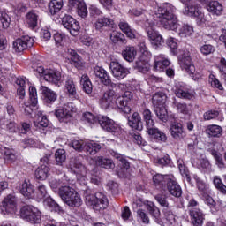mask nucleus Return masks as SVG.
Returning a JSON list of instances; mask_svg holds the SVG:
<instances>
[{"instance_id": "nucleus-1", "label": "nucleus", "mask_w": 226, "mask_h": 226, "mask_svg": "<svg viewBox=\"0 0 226 226\" xmlns=\"http://www.w3.org/2000/svg\"><path fill=\"white\" fill-rule=\"evenodd\" d=\"M161 15V24L164 29L168 31H177L179 27V20L176 15V7L170 4H163L158 8Z\"/></svg>"}, {"instance_id": "nucleus-2", "label": "nucleus", "mask_w": 226, "mask_h": 226, "mask_svg": "<svg viewBox=\"0 0 226 226\" xmlns=\"http://www.w3.org/2000/svg\"><path fill=\"white\" fill-rule=\"evenodd\" d=\"M58 195L63 202L70 207H80L82 206V198L80 194L72 187L64 185L58 189Z\"/></svg>"}, {"instance_id": "nucleus-3", "label": "nucleus", "mask_w": 226, "mask_h": 226, "mask_svg": "<svg viewBox=\"0 0 226 226\" xmlns=\"http://www.w3.org/2000/svg\"><path fill=\"white\" fill-rule=\"evenodd\" d=\"M85 202L87 206L93 208L94 211H103L109 207V200L107 196L102 192L91 194L89 191L85 193Z\"/></svg>"}, {"instance_id": "nucleus-4", "label": "nucleus", "mask_w": 226, "mask_h": 226, "mask_svg": "<svg viewBox=\"0 0 226 226\" xmlns=\"http://www.w3.org/2000/svg\"><path fill=\"white\" fill-rule=\"evenodd\" d=\"M20 216L29 223H41V212L35 207L26 205L20 209Z\"/></svg>"}, {"instance_id": "nucleus-5", "label": "nucleus", "mask_w": 226, "mask_h": 226, "mask_svg": "<svg viewBox=\"0 0 226 226\" xmlns=\"http://www.w3.org/2000/svg\"><path fill=\"white\" fill-rule=\"evenodd\" d=\"M77 113V106L73 102H68L55 110V116L60 123H68V120L73 117V114Z\"/></svg>"}, {"instance_id": "nucleus-6", "label": "nucleus", "mask_w": 226, "mask_h": 226, "mask_svg": "<svg viewBox=\"0 0 226 226\" xmlns=\"http://www.w3.org/2000/svg\"><path fill=\"white\" fill-rule=\"evenodd\" d=\"M99 124L102 130L109 132L115 135V137H119L124 132L121 126H119L114 120L109 118V117H102L99 118Z\"/></svg>"}, {"instance_id": "nucleus-7", "label": "nucleus", "mask_w": 226, "mask_h": 226, "mask_svg": "<svg viewBox=\"0 0 226 226\" xmlns=\"http://www.w3.org/2000/svg\"><path fill=\"white\" fill-rule=\"evenodd\" d=\"M0 211L3 215H12L17 211V199L15 196L7 195L0 204Z\"/></svg>"}, {"instance_id": "nucleus-8", "label": "nucleus", "mask_w": 226, "mask_h": 226, "mask_svg": "<svg viewBox=\"0 0 226 226\" xmlns=\"http://www.w3.org/2000/svg\"><path fill=\"white\" fill-rule=\"evenodd\" d=\"M132 98H133V93L125 91L122 96L117 97L115 101L117 109L124 114H130L132 108L128 106V103L132 102Z\"/></svg>"}, {"instance_id": "nucleus-9", "label": "nucleus", "mask_w": 226, "mask_h": 226, "mask_svg": "<svg viewBox=\"0 0 226 226\" xmlns=\"http://www.w3.org/2000/svg\"><path fill=\"white\" fill-rule=\"evenodd\" d=\"M62 24L64 27L69 31L72 36H79V33L80 32V24L77 19H73V17L65 15L62 19Z\"/></svg>"}, {"instance_id": "nucleus-10", "label": "nucleus", "mask_w": 226, "mask_h": 226, "mask_svg": "<svg viewBox=\"0 0 226 226\" xmlns=\"http://www.w3.org/2000/svg\"><path fill=\"white\" fill-rule=\"evenodd\" d=\"M34 45V39L29 37V35H25L21 38L16 39L12 43V49L15 52L20 53L24 52L26 49H31Z\"/></svg>"}, {"instance_id": "nucleus-11", "label": "nucleus", "mask_w": 226, "mask_h": 226, "mask_svg": "<svg viewBox=\"0 0 226 226\" xmlns=\"http://www.w3.org/2000/svg\"><path fill=\"white\" fill-rule=\"evenodd\" d=\"M178 64L180 68L188 73V75H194L195 74V65L193 62H192V56L190 52H185L182 56L178 57Z\"/></svg>"}, {"instance_id": "nucleus-12", "label": "nucleus", "mask_w": 226, "mask_h": 226, "mask_svg": "<svg viewBox=\"0 0 226 226\" xmlns=\"http://www.w3.org/2000/svg\"><path fill=\"white\" fill-rule=\"evenodd\" d=\"M146 31L150 42L154 47H160V45L164 43L163 37H162L160 33L156 31V29L154 28V25L149 24V26H147Z\"/></svg>"}, {"instance_id": "nucleus-13", "label": "nucleus", "mask_w": 226, "mask_h": 226, "mask_svg": "<svg viewBox=\"0 0 226 226\" xmlns=\"http://www.w3.org/2000/svg\"><path fill=\"white\" fill-rule=\"evenodd\" d=\"M109 69L111 70L113 77L118 79V80L124 79V77L130 73V70H128V68H125L116 61L109 64Z\"/></svg>"}, {"instance_id": "nucleus-14", "label": "nucleus", "mask_w": 226, "mask_h": 226, "mask_svg": "<svg viewBox=\"0 0 226 226\" xmlns=\"http://www.w3.org/2000/svg\"><path fill=\"white\" fill-rule=\"evenodd\" d=\"M172 91L177 98H181L182 100H192L195 97V94L185 88L181 83H177L173 87Z\"/></svg>"}, {"instance_id": "nucleus-15", "label": "nucleus", "mask_w": 226, "mask_h": 226, "mask_svg": "<svg viewBox=\"0 0 226 226\" xmlns=\"http://www.w3.org/2000/svg\"><path fill=\"white\" fill-rule=\"evenodd\" d=\"M94 27L96 31L102 33L105 28L114 29L116 27V22L114 19L107 17L98 18L94 23Z\"/></svg>"}, {"instance_id": "nucleus-16", "label": "nucleus", "mask_w": 226, "mask_h": 226, "mask_svg": "<svg viewBox=\"0 0 226 226\" xmlns=\"http://www.w3.org/2000/svg\"><path fill=\"white\" fill-rule=\"evenodd\" d=\"M69 168L71 169L72 172L77 174L78 176H82L83 180L86 179V174L87 173L86 170V166H84L80 160L77 157H72L70 160Z\"/></svg>"}, {"instance_id": "nucleus-17", "label": "nucleus", "mask_w": 226, "mask_h": 226, "mask_svg": "<svg viewBox=\"0 0 226 226\" xmlns=\"http://www.w3.org/2000/svg\"><path fill=\"white\" fill-rule=\"evenodd\" d=\"M95 76H97L102 84L104 86H110V87H117V84L112 83V79H110V76L109 72L103 67L96 66L94 69Z\"/></svg>"}, {"instance_id": "nucleus-18", "label": "nucleus", "mask_w": 226, "mask_h": 226, "mask_svg": "<svg viewBox=\"0 0 226 226\" xmlns=\"http://www.w3.org/2000/svg\"><path fill=\"white\" fill-rule=\"evenodd\" d=\"M189 215L191 218V222L193 226H202L204 225V220L206 215H204V212L200 210V208H191L189 210Z\"/></svg>"}, {"instance_id": "nucleus-19", "label": "nucleus", "mask_w": 226, "mask_h": 226, "mask_svg": "<svg viewBox=\"0 0 226 226\" xmlns=\"http://www.w3.org/2000/svg\"><path fill=\"white\" fill-rule=\"evenodd\" d=\"M44 80L51 82V84H55L56 86H59L61 82H63V76H61V72L59 71L47 69L44 75Z\"/></svg>"}, {"instance_id": "nucleus-20", "label": "nucleus", "mask_w": 226, "mask_h": 226, "mask_svg": "<svg viewBox=\"0 0 226 226\" xmlns=\"http://www.w3.org/2000/svg\"><path fill=\"white\" fill-rule=\"evenodd\" d=\"M69 5L72 8H76L78 15L82 19L87 17V6H86L84 0H69Z\"/></svg>"}, {"instance_id": "nucleus-21", "label": "nucleus", "mask_w": 226, "mask_h": 226, "mask_svg": "<svg viewBox=\"0 0 226 226\" xmlns=\"http://www.w3.org/2000/svg\"><path fill=\"white\" fill-rule=\"evenodd\" d=\"M114 100H116V91L109 89L100 99V105L102 109H109L114 103Z\"/></svg>"}, {"instance_id": "nucleus-22", "label": "nucleus", "mask_w": 226, "mask_h": 226, "mask_svg": "<svg viewBox=\"0 0 226 226\" xmlns=\"http://www.w3.org/2000/svg\"><path fill=\"white\" fill-rule=\"evenodd\" d=\"M142 116L147 133H153V131L156 130V127H154V119H153V113L149 109H145L142 112Z\"/></svg>"}, {"instance_id": "nucleus-23", "label": "nucleus", "mask_w": 226, "mask_h": 226, "mask_svg": "<svg viewBox=\"0 0 226 226\" xmlns=\"http://www.w3.org/2000/svg\"><path fill=\"white\" fill-rule=\"evenodd\" d=\"M118 27L120 31H122V33L127 36V38H130V40H135V38H137L135 30L132 29V26L130 24H128V22H126V20L120 19Z\"/></svg>"}, {"instance_id": "nucleus-24", "label": "nucleus", "mask_w": 226, "mask_h": 226, "mask_svg": "<svg viewBox=\"0 0 226 226\" xmlns=\"http://www.w3.org/2000/svg\"><path fill=\"white\" fill-rule=\"evenodd\" d=\"M166 185L168 192L170 193V195H173V197H181V195H183L181 186L177 184V182H176V180H174L173 176H171L170 179Z\"/></svg>"}, {"instance_id": "nucleus-25", "label": "nucleus", "mask_w": 226, "mask_h": 226, "mask_svg": "<svg viewBox=\"0 0 226 226\" xmlns=\"http://www.w3.org/2000/svg\"><path fill=\"white\" fill-rule=\"evenodd\" d=\"M128 124L132 130H138V132H141L144 128V125H142V117L139 112H134L132 117H129Z\"/></svg>"}, {"instance_id": "nucleus-26", "label": "nucleus", "mask_w": 226, "mask_h": 226, "mask_svg": "<svg viewBox=\"0 0 226 226\" xmlns=\"http://www.w3.org/2000/svg\"><path fill=\"white\" fill-rule=\"evenodd\" d=\"M170 133L175 140H181L186 137V132L183 130V125L179 123H174L170 127Z\"/></svg>"}, {"instance_id": "nucleus-27", "label": "nucleus", "mask_w": 226, "mask_h": 226, "mask_svg": "<svg viewBox=\"0 0 226 226\" xmlns=\"http://www.w3.org/2000/svg\"><path fill=\"white\" fill-rule=\"evenodd\" d=\"M207 11L215 17H220L223 13V5L218 1H211L207 5Z\"/></svg>"}, {"instance_id": "nucleus-28", "label": "nucleus", "mask_w": 226, "mask_h": 226, "mask_svg": "<svg viewBox=\"0 0 226 226\" xmlns=\"http://www.w3.org/2000/svg\"><path fill=\"white\" fill-rule=\"evenodd\" d=\"M170 65V61L167 59L165 55H159L155 56V62L154 64V70L157 72H163L167 66Z\"/></svg>"}, {"instance_id": "nucleus-29", "label": "nucleus", "mask_w": 226, "mask_h": 226, "mask_svg": "<svg viewBox=\"0 0 226 226\" xmlns=\"http://www.w3.org/2000/svg\"><path fill=\"white\" fill-rule=\"evenodd\" d=\"M66 54L71 56L72 64H74V66L78 68V70H80V68L84 66V60H82L80 55L77 54V51H75V49H67Z\"/></svg>"}, {"instance_id": "nucleus-30", "label": "nucleus", "mask_w": 226, "mask_h": 226, "mask_svg": "<svg viewBox=\"0 0 226 226\" xmlns=\"http://www.w3.org/2000/svg\"><path fill=\"white\" fill-rule=\"evenodd\" d=\"M150 59L151 58H142V56H139L135 63V69L140 72V73H147V71L151 68L149 64Z\"/></svg>"}, {"instance_id": "nucleus-31", "label": "nucleus", "mask_w": 226, "mask_h": 226, "mask_svg": "<svg viewBox=\"0 0 226 226\" xmlns=\"http://www.w3.org/2000/svg\"><path fill=\"white\" fill-rule=\"evenodd\" d=\"M20 193L27 199H35L34 185H32L31 183L25 181L21 185Z\"/></svg>"}, {"instance_id": "nucleus-32", "label": "nucleus", "mask_w": 226, "mask_h": 226, "mask_svg": "<svg viewBox=\"0 0 226 226\" xmlns=\"http://www.w3.org/2000/svg\"><path fill=\"white\" fill-rule=\"evenodd\" d=\"M40 19V12L32 11L26 15V20L28 27L34 29L38 26V20Z\"/></svg>"}, {"instance_id": "nucleus-33", "label": "nucleus", "mask_w": 226, "mask_h": 226, "mask_svg": "<svg viewBox=\"0 0 226 226\" xmlns=\"http://www.w3.org/2000/svg\"><path fill=\"white\" fill-rule=\"evenodd\" d=\"M49 172H50V168L47 164H42L36 169L34 176L36 179L45 181L49 177Z\"/></svg>"}, {"instance_id": "nucleus-34", "label": "nucleus", "mask_w": 226, "mask_h": 226, "mask_svg": "<svg viewBox=\"0 0 226 226\" xmlns=\"http://www.w3.org/2000/svg\"><path fill=\"white\" fill-rule=\"evenodd\" d=\"M177 34L180 38H192L193 36V26L184 24L178 28Z\"/></svg>"}, {"instance_id": "nucleus-35", "label": "nucleus", "mask_w": 226, "mask_h": 226, "mask_svg": "<svg viewBox=\"0 0 226 226\" xmlns=\"http://www.w3.org/2000/svg\"><path fill=\"white\" fill-rule=\"evenodd\" d=\"M200 12V7L197 4H187L185 5L184 9V15H187V17H195L196 15H199Z\"/></svg>"}, {"instance_id": "nucleus-36", "label": "nucleus", "mask_w": 226, "mask_h": 226, "mask_svg": "<svg viewBox=\"0 0 226 226\" xmlns=\"http://www.w3.org/2000/svg\"><path fill=\"white\" fill-rule=\"evenodd\" d=\"M63 0H51L48 7L50 15H56V13H59L63 8Z\"/></svg>"}, {"instance_id": "nucleus-37", "label": "nucleus", "mask_w": 226, "mask_h": 226, "mask_svg": "<svg viewBox=\"0 0 226 226\" xmlns=\"http://www.w3.org/2000/svg\"><path fill=\"white\" fill-rule=\"evenodd\" d=\"M122 56L128 63L133 62L137 56V49L133 46H127L123 51Z\"/></svg>"}, {"instance_id": "nucleus-38", "label": "nucleus", "mask_w": 226, "mask_h": 226, "mask_svg": "<svg viewBox=\"0 0 226 226\" xmlns=\"http://www.w3.org/2000/svg\"><path fill=\"white\" fill-rule=\"evenodd\" d=\"M80 84L82 85V89L87 94H91L93 93V83L89 79V76L83 74L81 76Z\"/></svg>"}, {"instance_id": "nucleus-39", "label": "nucleus", "mask_w": 226, "mask_h": 226, "mask_svg": "<svg viewBox=\"0 0 226 226\" xmlns=\"http://www.w3.org/2000/svg\"><path fill=\"white\" fill-rule=\"evenodd\" d=\"M41 91L47 103H52V102H56V100H57V94H56L54 91L49 89V87L41 86Z\"/></svg>"}, {"instance_id": "nucleus-40", "label": "nucleus", "mask_w": 226, "mask_h": 226, "mask_svg": "<svg viewBox=\"0 0 226 226\" xmlns=\"http://www.w3.org/2000/svg\"><path fill=\"white\" fill-rule=\"evenodd\" d=\"M167 95L163 92L156 93L152 98V103L154 107H164Z\"/></svg>"}, {"instance_id": "nucleus-41", "label": "nucleus", "mask_w": 226, "mask_h": 226, "mask_svg": "<svg viewBox=\"0 0 226 226\" xmlns=\"http://www.w3.org/2000/svg\"><path fill=\"white\" fill-rule=\"evenodd\" d=\"M192 165V167H196V169H200V170L211 169V163H209L207 159H193Z\"/></svg>"}, {"instance_id": "nucleus-42", "label": "nucleus", "mask_w": 226, "mask_h": 226, "mask_svg": "<svg viewBox=\"0 0 226 226\" xmlns=\"http://www.w3.org/2000/svg\"><path fill=\"white\" fill-rule=\"evenodd\" d=\"M194 181L196 182L197 188L200 195H209V185L202 181L199 177H194Z\"/></svg>"}, {"instance_id": "nucleus-43", "label": "nucleus", "mask_w": 226, "mask_h": 226, "mask_svg": "<svg viewBox=\"0 0 226 226\" xmlns=\"http://www.w3.org/2000/svg\"><path fill=\"white\" fill-rule=\"evenodd\" d=\"M110 154L111 156H113V158H116V160H118V162H120V165H122L123 169H124L125 170H128V169H130V162L126 160V157H124V155L114 150L110 151Z\"/></svg>"}, {"instance_id": "nucleus-44", "label": "nucleus", "mask_w": 226, "mask_h": 226, "mask_svg": "<svg viewBox=\"0 0 226 226\" xmlns=\"http://www.w3.org/2000/svg\"><path fill=\"white\" fill-rule=\"evenodd\" d=\"M1 154H4V159L10 162H15L17 160V155H15V150L10 148H0Z\"/></svg>"}, {"instance_id": "nucleus-45", "label": "nucleus", "mask_w": 226, "mask_h": 226, "mask_svg": "<svg viewBox=\"0 0 226 226\" xmlns=\"http://www.w3.org/2000/svg\"><path fill=\"white\" fill-rule=\"evenodd\" d=\"M172 177V176L170 175H162V174H156L153 177V181L155 185L157 186H163V185H167L168 181Z\"/></svg>"}, {"instance_id": "nucleus-46", "label": "nucleus", "mask_w": 226, "mask_h": 226, "mask_svg": "<svg viewBox=\"0 0 226 226\" xmlns=\"http://www.w3.org/2000/svg\"><path fill=\"white\" fill-rule=\"evenodd\" d=\"M173 109H176L177 112L184 114V116H188V114H190V108H188V105L185 102H179L175 100L173 102Z\"/></svg>"}, {"instance_id": "nucleus-47", "label": "nucleus", "mask_w": 226, "mask_h": 226, "mask_svg": "<svg viewBox=\"0 0 226 226\" xmlns=\"http://www.w3.org/2000/svg\"><path fill=\"white\" fill-rule=\"evenodd\" d=\"M206 132L209 137H220L223 130L219 125L212 124L207 127Z\"/></svg>"}, {"instance_id": "nucleus-48", "label": "nucleus", "mask_w": 226, "mask_h": 226, "mask_svg": "<svg viewBox=\"0 0 226 226\" xmlns=\"http://www.w3.org/2000/svg\"><path fill=\"white\" fill-rule=\"evenodd\" d=\"M154 112L160 121H162V123H167L169 116L167 115V109L164 106L155 107Z\"/></svg>"}, {"instance_id": "nucleus-49", "label": "nucleus", "mask_w": 226, "mask_h": 226, "mask_svg": "<svg viewBox=\"0 0 226 226\" xmlns=\"http://www.w3.org/2000/svg\"><path fill=\"white\" fill-rule=\"evenodd\" d=\"M100 149H102V145L99 143L92 141L86 144L87 154L94 155Z\"/></svg>"}, {"instance_id": "nucleus-50", "label": "nucleus", "mask_w": 226, "mask_h": 226, "mask_svg": "<svg viewBox=\"0 0 226 226\" xmlns=\"http://www.w3.org/2000/svg\"><path fill=\"white\" fill-rule=\"evenodd\" d=\"M110 41H112L114 44L117 43H124L126 41V39L124 38V34L119 31H112L109 36Z\"/></svg>"}, {"instance_id": "nucleus-51", "label": "nucleus", "mask_w": 226, "mask_h": 226, "mask_svg": "<svg viewBox=\"0 0 226 226\" xmlns=\"http://www.w3.org/2000/svg\"><path fill=\"white\" fill-rule=\"evenodd\" d=\"M96 164L102 167V169H114V162L110 159L97 157Z\"/></svg>"}, {"instance_id": "nucleus-52", "label": "nucleus", "mask_w": 226, "mask_h": 226, "mask_svg": "<svg viewBox=\"0 0 226 226\" xmlns=\"http://www.w3.org/2000/svg\"><path fill=\"white\" fill-rule=\"evenodd\" d=\"M65 89L69 94L72 98L77 96V88L75 87V83L72 79H68L65 81Z\"/></svg>"}, {"instance_id": "nucleus-53", "label": "nucleus", "mask_w": 226, "mask_h": 226, "mask_svg": "<svg viewBox=\"0 0 226 226\" xmlns=\"http://www.w3.org/2000/svg\"><path fill=\"white\" fill-rule=\"evenodd\" d=\"M148 135H152L154 139L157 142H167V135L163 133V132L160 131L158 128L154 129L152 133H148Z\"/></svg>"}, {"instance_id": "nucleus-54", "label": "nucleus", "mask_w": 226, "mask_h": 226, "mask_svg": "<svg viewBox=\"0 0 226 226\" xmlns=\"http://www.w3.org/2000/svg\"><path fill=\"white\" fill-rule=\"evenodd\" d=\"M29 99L32 107H36V105H38V92H36V87H29Z\"/></svg>"}, {"instance_id": "nucleus-55", "label": "nucleus", "mask_w": 226, "mask_h": 226, "mask_svg": "<svg viewBox=\"0 0 226 226\" xmlns=\"http://www.w3.org/2000/svg\"><path fill=\"white\" fill-rule=\"evenodd\" d=\"M139 50L140 52V56H139L140 57L146 58V59H151V52H149L147 46H146V42H139Z\"/></svg>"}, {"instance_id": "nucleus-56", "label": "nucleus", "mask_w": 226, "mask_h": 226, "mask_svg": "<svg viewBox=\"0 0 226 226\" xmlns=\"http://www.w3.org/2000/svg\"><path fill=\"white\" fill-rule=\"evenodd\" d=\"M55 158L57 165H63L66 162V152L64 149L56 150Z\"/></svg>"}, {"instance_id": "nucleus-57", "label": "nucleus", "mask_w": 226, "mask_h": 226, "mask_svg": "<svg viewBox=\"0 0 226 226\" xmlns=\"http://www.w3.org/2000/svg\"><path fill=\"white\" fill-rule=\"evenodd\" d=\"M47 197V187L45 185H39L37 187V194H35L36 200H43Z\"/></svg>"}, {"instance_id": "nucleus-58", "label": "nucleus", "mask_w": 226, "mask_h": 226, "mask_svg": "<svg viewBox=\"0 0 226 226\" xmlns=\"http://www.w3.org/2000/svg\"><path fill=\"white\" fill-rule=\"evenodd\" d=\"M215 50H216V49L211 44H204L200 48V52H201L202 56H210V54H215Z\"/></svg>"}, {"instance_id": "nucleus-59", "label": "nucleus", "mask_w": 226, "mask_h": 226, "mask_svg": "<svg viewBox=\"0 0 226 226\" xmlns=\"http://www.w3.org/2000/svg\"><path fill=\"white\" fill-rule=\"evenodd\" d=\"M0 22H2V26L4 29L10 27L11 19L5 11H0Z\"/></svg>"}, {"instance_id": "nucleus-60", "label": "nucleus", "mask_w": 226, "mask_h": 226, "mask_svg": "<svg viewBox=\"0 0 226 226\" xmlns=\"http://www.w3.org/2000/svg\"><path fill=\"white\" fill-rule=\"evenodd\" d=\"M44 202L46 206H49V207H53L55 211H61V207L56 202V200H54V199L47 198Z\"/></svg>"}, {"instance_id": "nucleus-61", "label": "nucleus", "mask_w": 226, "mask_h": 226, "mask_svg": "<svg viewBox=\"0 0 226 226\" xmlns=\"http://www.w3.org/2000/svg\"><path fill=\"white\" fill-rule=\"evenodd\" d=\"M38 128H47L49 126V119L47 117L40 115L37 118V124Z\"/></svg>"}, {"instance_id": "nucleus-62", "label": "nucleus", "mask_w": 226, "mask_h": 226, "mask_svg": "<svg viewBox=\"0 0 226 226\" xmlns=\"http://www.w3.org/2000/svg\"><path fill=\"white\" fill-rule=\"evenodd\" d=\"M219 112L217 110H209V111H207L205 114H204V119L206 121H211V119H216V117H218L219 116Z\"/></svg>"}, {"instance_id": "nucleus-63", "label": "nucleus", "mask_w": 226, "mask_h": 226, "mask_svg": "<svg viewBox=\"0 0 226 226\" xmlns=\"http://www.w3.org/2000/svg\"><path fill=\"white\" fill-rule=\"evenodd\" d=\"M137 215L140 218V220L143 223H145L146 225H148L149 216H147V214H146V211H144L142 209H139L137 211Z\"/></svg>"}, {"instance_id": "nucleus-64", "label": "nucleus", "mask_w": 226, "mask_h": 226, "mask_svg": "<svg viewBox=\"0 0 226 226\" xmlns=\"http://www.w3.org/2000/svg\"><path fill=\"white\" fill-rule=\"evenodd\" d=\"M89 11L92 17H102V15H103V12L102 11V10L97 8L96 5H90Z\"/></svg>"}]
</instances>
